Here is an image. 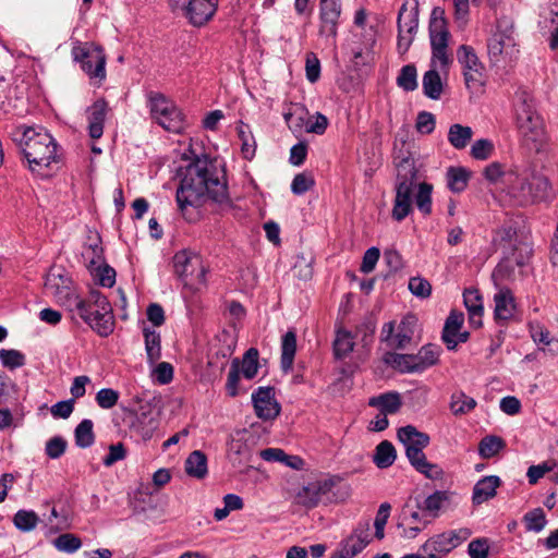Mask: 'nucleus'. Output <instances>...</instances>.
<instances>
[{
    "label": "nucleus",
    "instance_id": "nucleus-1",
    "mask_svg": "<svg viewBox=\"0 0 558 558\" xmlns=\"http://www.w3.org/2000/svg\"><path fill=\"white\" fill-rule=\"evenodd\" d=\"M211 202L221 210L231 207L223 170L215 161L197 158L189 165L177 191V203L186 217L189 207L197 208Z\"/></svg>",
    "mask_w": 558,
    "mask_h": 558
},
{
    "label": "nucleus",
    "instance_id": "nucleus-57",
    "mask_svg": "<svg viewBox=\"0 0 558 558\" xmlns=\"http://www.w3.org/2000/svg\"><path fill=\"white\" fill-rule=\"evenodd\" d=\"M463 301L468 313L484 311L482 295L476 289H466L463 293Z\"/></svg>",
    "mask_w": 558,
    "mask_h": 558
},
{
    "label": "nucleus",
    "instance_id": "nucleus-2",
    "mask_svg": "<svg viewBox=\"0 0 558 558\" xmlns=\"http://www.w3.org/2000/svg\"><path fill=\"white\" fill-rule=\"evenodd\" d=\"M23 153L32 172L47 177L45 170L57 160V144L46 130L28 128L23 133Z\"/></svg>",
    "mask_w": 558,
    "mask_h": 558
},
{
    "label": "nucleus",
    "instance_id": "nucleus-14",
    "mask_svg": "<svg viewBox=\"0 0 558 558\" xmlns=\"http://www.w3.org/2000/svg\"><path fill=\"white\" fill-rule=\"evenodd\" d=\"M457 59L463 68L465 85L476 89L483 85L484 65L471 46L462 45L457 50Z\"/></svg>",
    "mask_w": 558,
    "mask_h": 558
},
{
    "label": "nucleus",
    "instance_id": "nucleus-7",
    "mask_svg": "<svg viewBox=\"0 0 558 558\" xmlns=\"http://www.w3.org/2000/svg\"><path fill=\"white\" fill-rule=\"evenodd\" d=\"M416 171L409 159H403L397 169L396 197L392 218L402 221L411 211Z\"/></svg>",
    "mask_w": 558,
    "mask_h": 558
},
{
    "label": "nucleus",
    "instance_id": "nucleus-28",
    "mask_svg": "<svg viewBox=\"0 0 558 558\" xmlns=\"http://www.w3.org/2000/svg\"><path fill=\"white\" fill-rule=\"evenodd\" d=\"M263 460L268 462H280L293 470H302L304 461L299 456L287 454L280 448H267L259 452Z\"/></svg>",
    "mask_w": 558,
    "mask_h": 558
},
{
    "label": "nucleus",
    "instance_id": "nucleus-52",
    "mask_svg": "<svg viewBox=\"0 0 558 558\" xmlns=\"http://www.w3.org/2000/svg\"><path fill=\"white\" fill-rule=\"evenodd\" d=\"M53 546L59 550L63 553H75L82 546V542L80 537H77L74 534L65 533L61 534L53 541Z\"/></svg>",
    "mask_w": 558,
    "mask_h": 558
},
{
    "label": "nucleus",
    "instance_id": "nucleus-26",
    "mask_svg": "<svg viewBox=\"0 0 558 558\" xmlns=\"http://www.w3.org/2000/svg\"><path fill=\"white\" fill-rule=\"evenodd\" d=\"M310 119L308 110L301 104H293L284 113V120L293 133L306 132Z\"/></svg>",
    "mask_w": 558,
    "mask_h": 558
},
{
    "label": "nucleus",
    "instance_id": "nucleus-39",
    "mask_svg": "<svg viewBox=\"0 0 558 558\" xmlns=\"http://www.w3.org/2000/svg\"><path fill=\"white\" fill-rule=\"evenodd\" d=\"M238 135L241 141V150L245 159L251 160L255 156L256 142L247 124L240 122L236 126Z\"/></svg>",
    "mask_w": 558,
    "mask_h": 558
},
{
    "label": "nucleus",
    "instance_id": "nucleus-15",
    "mask_svg": "<svg viewBox=\"0 0 558 558\" xmlns=\"http://www.w3.org/2000/svg\"><path fill=\"white\" fill-rule=\"evenodd\" d=\"M335 485L336 480L333 477L311 482L298 492L295 496L296 502L306 508H314L320 501H329V494L331 493Z\"/></svg>",
    "mask_w": 558,
    "mask_h": 558
},
{
    "label": "nucleus",
    "instance_id": "nucleus-23",
    "mask_svg": "<svg viewBox=\"0 0 558 558\" xmlns=\"http://www.w3.org/2000/svg\"><path fill=\"white\" fill-rule=\"evenodd\" d=\"M456 493L450 490H436L424 499L421 509L437 518L456 504Z\"/></svg>",
    "mask_w": 558,
    "mask_h": 558
},
{
    "label": "nucleus",
    "instance_id": "nucleus-10",
    "mask_svg": "<svg viewBox=\"0 0 558 558\" xmlns=\"http://www.w3.org/2000/svg\"><path fill=\"white\" fill-rule=\"evenodd\" d=\"M429 38L433 64H439L440 68H446L450 62L447 53L450 33L445 17V10L439 7L434 8L430 14Z\"/></svg>",
    "mask_w": 558,
    "mask_h": 558
},
{
    "label": "nucleus",
    "instance_id": "nucleus-42",
    "mask_svg": "<svg viewBox=\"0 0 558 558\" xmlns=\"http://www.w3.org/2000/svg\"><path fill=\"white\" fill-rule=\"evenodd\" d=\"M94 424L92 420H83L75 428V444L80 448H88L95 441V435L93 430Z\"/></svg>",
    "mask_w": 558,
    "mask_h": 558
},
{
    "label": "nucleus",
    "instance_id": "nucleus-20",
    "mask_svg": "<svg viewBox=\"0 0 558 558\" xmlns=\"http://www.w3.org/2000/svg\"><path fill=\"white\" fill-rule=\"evenodd\" d=\"M252 401L256 415L265 421L274 420L279 415L280 405L275 399L274 389L259 387L253 395Z\"/></svg>",
    "mask_w": 558,
    "mask_h": 558
},
{
    "label": "nucleus",
    "instance_id": "nucleus-58",
    "mask_svg": "<svg viewBox=\"0 0 558 558\" xmlns=\"http://www.w3.org/2000/svg\"><path fill=\"white\" fill-rule=\"evenodd\" d=\"M119 400V392L111 388H102L96 395V402L101 409L113 408Z\"/></svg>",
    "mask_w": 558,
    "mask_h": 558
},
{
    "label": "nucleus",
    "instance_id": "nucleus-62",
    "mask_svg": "<svg viewBox=\"0 0 558 558\" xmlns=\"http://www.w3.org/2000/svg\"><path fill=\"white\" fill-rule=\"evenodd\" d=\"M305 71L311 83H315L320 76V62L314 52L306 54Z\"/></svg>",
    "mask_w": 558,
    "mask_h": 558
},
{
    "label": "nucleus",
    "instance_id": "nucleus-63",
    "mask_svg": "<svg viewBox=\"0 0 558 558\" xmlns=\"http://www.w3.org/2000/svg\"><path fill=\"white\" fill-rule=\"evenodd\" d=\"M65 449L66 441L62 437L56 436L47 441L45 450L50 459H58L65 452Z\"/></svg>",
    "mask_w": 558,
    "mask_h": 558
},
{
    "label": "nucleus",
    "instance_id": "nucleus-36",
    "mask_svg": "<svg viewBox=\"0 0 558 558\" xmlns=\"http://www.w3.org/2000/svg\"><path fill=\"white\" fill-rule=\"evenodd\" d=\"M143 333L147 359L153 364L161 356L160 333L148 327L143 328Z\"/></svg>",
    "mask_w": 558,
    "mask_h": 558
},
{
    "label": "nucleus",
    "instance_id": "nucleus-33",
    "mask_svg": "<svg viewBox=\"0 0 558 558\" xmlns=\"http://www.w3.org/2000/svg\"><path fill=\"white\" fill-rule=\"evenodd\" d=\"M185 472L189 476L204 478L207 475V458L204 452L195 450L185 460Z\"/></svg>",
    "mask_w": 558,
    "mask_h": 558
},
{
    "label": "nucleus",
    "instance_id": "nucleus-34",
    "mask_svg": "<svg viewBox=\"0 0 558 558\" xmlns=\"http://www.w3.org/2000/svg\"><path fill=\"white\" fill-rule=\"evenodd\" d=\"M470 172L462 167H450L447 170V185L453 193H461L468 186Z\"/></svg>",
    "mask_w": 558,
    "mask_h": 558
},
{
    "label": "nucleus",
    "instance_id": "nucleus-9",
    "mask_svg": "<svg viewBox=\"0 0 558 558\" xmlns=\"http://www.w3.org/2000/svg\"><path fill=\"white\" fill-rule=\"evenodd\" d=\"M74 61L90 81L100 84L106 78V56L100 46L90 43H77L72 48Z\"/></svg>",
    "mask_w": 558,
    "mask_h": 558
},
{
    "label": "nucleus",
    "instance_id": "nucleus-35",
    "mask_svg": "<svg viewBox=\"0 0 558 558\" xmlns=\"http://www.w3.org/2000/svg\"><path fill=\"white\" fill-rule=\"evenodd\" d=\"M137 424L142 437L150 438L159 425L158 414L153 409L145 411V409L142 408L137 415Z\"/></svg>",
    "mask_w": 558,
    "mask_h": 558
},
{
    "label": "nucleus",
    "instance_id": "nucleus-21",
    "mask_svg": "<svg viewBox=\"0 0 558 558\" xmlns=\"http://www.w3.org/2000/svg\"><path fill=\"white\" fill-rule=\"evenodd\" d=\"M464 323V315L462 312L451 311L446 319L442 329V341L446 343L448 350H454L459 343H463L469 339L468 331H461Z\"/></svg>",
    "mask_w": 558,
    "mask_h": 558
},
{
    "label": "nucleus",
    "instance_id": "nucleus-55",
    "mask_svg": "<svg viewBox=\"0 0 558 558\" xmlns=\"http://www.w3.org/2000/svg\"><path fill=\"white\" fill-rule=\"evenodd\" d=\"M494 151V144L486 138L477 140L471 147V156L477 160L488 159Z\"/></svg>",
    "mask_w": 558,
    "mask_h": 558
},
{
    "label": "nucleus",
    "instance_id": "nucleus-43",
    "mask_svg": "<svg viewBox=\"0 0 558 558\" xmlns=\"http://www.w3.org/2000/svg\"><path fill=\"white\" fill-rule=\"evenodd\" d=\"M411 464L429 480L440 481L444 478V470L438 464L428 462L425 454L411 461Z\"/></svg>",
    "mask_w": 558,
    "mask_h": 558
},
{
    "label": "nucleus",
    "instance_id": "nucleus-25",
    "mask_svg": "<svg viewBox=\"0 0 558 558\" xmlns=\"http://www.w3.org/2000/svg\"><path fill=\"white\" fill-rule=\"evenodd\" d=\"M441 348L436 344L428 343L423 345L417 353L410 354L413 359L414 369L416 373H423L427 368L436 365L439 361Z\"/></svg>",
    "mask_w": 558,
    "mask_h": 558
},
{
    "label": "nucleus",
    "instance_id": "nucleus-54",
    "mask_svg": "<svg viewBox=\"0 0 558 558\" xmlns=\"http://www.w3.org/2000/svg\"><path fill=\"white\" fill-rule=\"evenodd\" d=\"M413 359H411L410 354H391L387 362L391 364V366L398 369L401 373H416L414 369Z\"/></svg>",
    "mask_w": 558,
    "mask_h": 558
},
{
    "label": "nucleus",
    "instance_id": "nucleus-51",
    "mask_svg": "<svg viewBox=\"0 0 558 558\" xmlns=\"http://www.w3.org/2000/svg\"><path fill=\"white\" fill-rule=\"evenodd\" d=\"M1 364L10 369H15L25 365V355L15 349H1L0 350Z\"/></svg>",
    "mask_w": 558,
    "mask_h": 558
},
{
    "label": "nucleus",
    "instance_id": "nucleus-48",
    "mask_svg": "<svg viewBox=\"0 0 558 558\" xmlns=\"http://www.w3.org/2000/svg\"><path fill=\"white\" fill-rule=\"evenodd\" d=\"M432 191L433 186L426 182L420 183L417 186L415 204L418 210L424 215L432 213Z\"/></svg>",
    "mask_w": 558,
    "mask_h": 558
},
{
    "label": "nucleus",
    "instance_id": "nucleus-53",
    "mask_svg": "<svg viewBox=\"0 0 558 558\" xmlns=\"http://www.w3.org/2000/svg\"><path fill=\"white\" fill-rule=\"evenodd\" d=\"M315 184V180L310 173H298L291 183V191L295 195H303L310 191Z\"/></svg>",
    "mask_w": 558,
    "mask_h": 558
},
{
    "label": "nucleus",
    "instance_id": "nucleus-45",
    "mask_svg": "<svg viewBox=\"0 0 558 558\" xmlns=\"http://www.w3.org/2000/svg\"><path fill=\"white\" fill-rule=\"evenodd\" d=\"M505 447V441L498 436H486L478 444V453L484 459L495 457Z\"/></svg>",
    "mask_w": 558,
    "mask_h": 558
},
{
    "label": "nucleus",
    "instance_id": "nucleus-59",
    "mask_svg": "<svg viewBox=\"0 0 558 558\" xmlns=\"http://www.w3.org/2000/svg\"><path fill=\"white\" fill-rule=\"evenodd\" d=\"M409 290L415 296L424 299L430 295L432 286L422 277H413L409 280Z\"/></svg>",
    "mask_w": 558,
    "mask_h": 558
},
{
    "label": "nucleus",
    "instance_id": "nucleus-3",
    "mask_svg": "<svg viewBox=\"0 0 558 558\" xmlns=\"http://www.w3.org/2000/svg\"><path fill=\"white\" fill-rule=\"evenodd\" d=\"M77 315L100 337H108L114 330V316L107 298L98 291H90L84 298L75 299Z\"/></svg>",
    "mask_w": 558,
    "mask_h": 558
},
{
    "label": "nucleus",
    "instance_id": "nucleus-27",
    "mask_svg": "<svg viewBox=\"0 0 558 558\" xmlns=\"http://www.w3.org/2000/svg\"><path fill=\"white\" fill-rule=\"evenodd\" d=\"M432 63V69L426 71L423 75L422 87L424 95L433 100H438L444 92V82L436 70V66Z\"/></svg>",
    "mask_w": 558,
    "mask_h": 558
},
{
    "label": "nucleus",
    "instance_id": "nucleus-41",
    "mask_svg": "<svg viewBox=\"0 0 558 558\" xmlns=\"http://www.w3.org/2000/svg\"><path fill=\"white\" fill-rule=\"evenodd\" d=\"M258 367V351L255 348H251L243 355L241 363H239L240 373L246 379H253L257 375Z\"/></svg>",
    "mask_w": 558,
    "mask_h": 558
},
{
    "label": "nucleus",
    "instance_id": "nucleus-38",
    "mask_svg": "<svg viewBox=\"0 0 558 558\" xmlns=\"http://www.w3.org/2000/svg\"><path fill=\"white\" fill-rule=\"evenodd\" d=\"M195 266H201V259L197 255L187 252H179L174 255V268L178 275L182 277L192 275Z\"/></svg>",
    "mask_w": 558,
    "mask_h": 558
},
{
    "label": "nucleus",
    "instance_id": "nucleus-16",
    "mask_svg": "<svg viewBox=\"0 0 558 558\" xmlns=\"http://www.w3.org/2000/svg\"><path fill=\"white\" fill-rule=\"evenodd\" d=\"M418 27V11L416 8L408 10L407 4H402L398 15V51L404 53L413 43Z\"/></svg>",
    "mask_w": 558,
    "mask_h": 558
},
{
    "label": "nucleus",
    "instance_id": "nucleus-5",
    "mask_svg": "<svg viewBox=\"0 0 558 558\" xmlns=\"http://www.w3.org/2000/svg\"><path fill=\"white\" fill-rule=\"evenodd\" d=\"M487 53L493 64H509L517 60L519 48L514 38L512 24L507 20H499L496 29L487 39Z\"/></svg>",
    "mask_w": 558,
    "mask_h": 558
},
{
    "label": "nucleus",
    "instance_id": "nucleus-24",
    "mask_svg": "<svg viewBox=\"0 0 558 558\" xmlns=\"http://www.w3.org/2000/svg\"><path fill=\"white\" fill-rule=\"evenodd\" d=\"M501 485V480L497 475H487L480 478L472 492V502L474 506H480L490 499H493L497 489Z\"/></svg>",
    "mask_w": 558,
    "mask_h": 558
},
{
    "label": "nucleus",
    "instance_id": "nucleus-4",
    "mask_svg": "<svg viewBox=\"0 0 558 558\" xmlns=\"http://www.w3.org/2000/svg\"><path fill=\"white\" fill-rule=\"evenodd\" d=\"M506 182L509 184L508 194L520 204L542 201L548 196L550 190L548 179L532 170L522 173L511 171L506 175Z\"/></svg>",
    "mask_w": 558,
    "mask_h": 558
},
{
    "label": "nucleus",
    "instance_id": "nucleus-44",
    "mask_svg": "<svg viewBox=\"0 0 558 558\" xmlns=\"http://www.w3.org/2000/svg\"><path fill=\"white\" fill-rule=\"evenodd\" d=\"M397 85L405 92H413L417 88V71L414 64H407L401 68L397 77Z\"/></svg>",
    "mask_w": 558,
    "mask_h": 558
},
{
    "label": "nucleus",
    "instance_id": "nucleus-29",
    "mask_svg": "<svg viewBox=\"0 0 558 558\" xmlns=\"http://www.w3.org/2000/svg\"><path fill=\"white\" fill-rule=\"evenodd\" d=\"M452 549L454 548L445 532L430 537L421 546L422 553L428 557L433 555L434 558H441Z\"/></svg>",
    "mask_w": 558,
    "mask_h": 558
},
{
    "label": "nucleus",
    "instance_id": "nucleus-46",
    "mask_svg": "<svg viewBox=\"0 0 558 558\" xmlns=\"http://www.w3.org/2000/svg\"><path fill=\"white\" fill-rule=\"evenodd\" d=\"M38 522L39 518L33 510H19L13 517L15 527L22 532L33 531Z\"/></svg>",
    "mask_w": 558,
    "mask_h": 558
},
{
    "label": "nucleus",
    "instance_id": "nucleus-17",
    "mask_svg": "<svg viewBox=\"0 0 558 558\" xmlns=\"http://www.w3.org/2000/svg\"><path fill=\"white\" fill-rule=\"evenodd\" d=\"M341 15V0H320L319 35L335 40Z\"/></svg>",
    "mask_w": 558,
    "mask_h": 558
},
{
    "label": "nucleus",
    "instance_id": "nucleus-19",
    "mask_svg": "<svg viewBox=\"0 0 558 558\" xmlns=\"http://www.w3.org/2000/svg\"><path fill=\"white\" fill-rule=\"evenodd\" d=\"M494 319L504 325L513 319L517 314V303L512 291L506 287H497L493 298Z\"/></svg>",
    "mask_w": 558,
    "mask_h": 558
},
{
    "label": "nucleus",
    "instance_id": "nucleus-56",
    "mask_svg": "<svg viewBox=\"0 0 558 558\" xmlns=\"http://www.w3.org/2000/svg\"><path fill=\"white\" fill-rule=\"evenodd\" d=\"M390 513V505L389 504H381L379 506V509L377 511L374 526H375V537L378 539H383L385 537V525L387 523V520L389 518Z\"/></svg>",
    "mask_w": 558,
    "mask_h": 558
},
{
    "label": "nucleus",
    "instance_id": "nucleus-13",
    "mask_svg": "<svg viewBox=\"0 0 558 558\" xmlns=\"http://www.w3.org/2000/svg\"><path fill=\"white\" fill-rule=\"evenodd\" d=\"M373 538L369 521H361L352 532L343 538L337 551L330 558H354L362 553Z\"/></svg>",
    "mask_w": 558,
    "mask_h": 558
},
{
    "label": "nucleus",
    "instance_id": "nucleus-12",
    "mask_svg": "<svg viewBox=\"0 0 558 558\" xmlns=\"http://www.w3.org/2000/svg\"><path fill=\"white\" fill-rule=\"evenodd\" d=\"M417 319L412 314H407L396 326L395 322L386 323L381 328V340L390 348H407L414 336Z\"/></svg>",
    "mask_w": 558,
    "mask_h": 558
},
{
    "label": "nucleus",
    "instance_id": "nucleus-32",
    "mask_svg": "<svg viewBox=\"0 0 558 558\" xmlns=\"http://www.w3.org/2000/svg\"><path fill=\"white\" fill-rule=\"evenodd\" d=\"M473 130L468 125H462L460 123H454L450 125L448 131V142L449 144L458 149H464L473 137Z\"/></svg>",
    "mask_w": 558,
    "mask_h": 558
},
{
    "label": "nucleus",
    "instance_id": "nucleus-49",
    "mask_svg": "<svg viewBox=\"0 0 558 558\" xmlns=\"http://www.w3.org/2000/svg\"><path fill=\"white\" fill-rule=\"evenodd\" d=\"M353 336L347 330H338L333 342V350L337 357H344L353 351Z\"/></svg>",
    "mask_w": 558,
    "mask_h": 558
},
{
    "label": "nucleus",
    "instance_id": "nucleus-18",
    "mask_svg": "<svg viewBox=\"0 0 558 558\" xmlns=\"http://www.w3.org/2000/svg\"><path fill=\"white\" fill-rule=\"evenodd\" d=\"M398 438L405 447V453L410 462L422 457L424 454L423 449L429 444V436L412 425L399 428Z\"/></svg>",
    "mask_w": 558,
    "mask_h": 558
},
{
    "label": "nucleus",
    "instance_id": "nucleus-30",
    "mask_svg": "<svg viewBox=\"0 0 558 558\" xmlns=\"http://www.w3.org/2000/svg\"><path fill=\"white\" fill-rule=\"evenodd\" d=\"M368 404L383 413L393 414L400 410L402 402L400 395L391 391L371 398Z\"/></svg>",
    "mask_w": 558,
    "mask_h": 558
},
{
    "label": "nucleus",
    "instance_id": "nucleus-11",
    "mask_svg": "<svg viewBox=\"0 0 558 558\" xmlns=\"http://www.w3.org/2000/svg\"><path fill=\"white\" fill-rule=\"evenodd\" d=\"M219 0H169L174 11H180L190 24L199 27L215 15Z\"/></svg>",
    "mask_w": 558,
    "mask_h": 558
},
{
    "label": "nucleus",
    "instance_id": "nucleus-61",
    "mask_svg": "<svg viewBox=\"0 0 558 558\" xmlns=\"http://www.w3.org/2000/svg\"><path fill=\"white\" fill-rule=\"evenodd\" d=\"M239 361L234 360L228 374L226 389L230 397H235L239 393L238 384L240 380Z\"/></svg>",
    "mask_w": 558,
    "mask_h": 558
},
{
    "label": "nucleus",
    "instance_id": "nucleus-40",
    "mask_svg": "<svg viewBox=\"0 0 558 558\" xmlns=\"http://www.w3.org/2000/svg\"><path fill=\"white\" fill-rule=\"evenodd\" d=\"M396 449L391 442L381 441L375 450L374 462L380 469L390 466L396 460Z\"/></svg>",
    "mask_w": 558,
    "mask_h": 558
},
{
    "label": "nucleus",
    "instance_id": "nucleus-31",
    "mask_svg": "<svg viewBox=\"0 0 558 558\" xmlns=\"http://www.w3.org/2000/svg\"><path fill=\"white\" fill-rule=\"evenodd\" d=\"M296 352V335L293 330L287 331L281 340V368L283 372L292 369Z\"/></svg>",
    "mask_w": 558,
    "mask_h": 558
},
{
    "label": "nucleus",
    "instance_id": "nucleus-6",
    "mask_svg": "<svg viewBox=\"0 0 558 558\" xmlns=\"http://www.w3.org/2000/svg\"><path fill=\"white\" fill-rule=\"evenodd\" d=\"M514 114L517 128L524 141L541 144L544 138L542 120L535 111L532 97L526 92L517 94Z\"/></svg>",
    "mask_w": 558,
    "mask_h": 558
},
{
    "label": "nucleus",
    "instance_id": "nucleus-64",
    "mask_svg": "<svg viewBox=\"0 0 558 558\" xmlns=\"http://www.w3.org/2000/svg\"><path fill=\"white\" fill-rule=\"evenodd\" d=\"M125 457H126V450H125L123 444L118 442V444L109 446V452L104 458L102 463L109 468V466H112L118 461L125 459Z\"/></svg>",
    "mask_w": 558,
    "mask_h": 558
},
{
    "label": "nucleus",
    "instance_id": "nucleus-47",
    "mask_svg": "<svg viewBox=\"0 0 558 558\" xmlns=\"http://www.w3.org/2000/svg\"><path fill=\"white\" fill-rule=\"evenodd\" d=\"M523 522L526 531L538 533L546 526L547 519L542 508H535L524 514Z\"/></svg>",
    "mask_w": 558,
    "mask_h": 558
},
{
    "label": "nucleus",
    "instance_id": "nucleus-50",
    "mask_svg": "<svg viewBox=\"0 0 558 558\" xmlns=\"http://www.w3.org/2000/svg\"><path fill=\"white\" fill-rule=\"evenodd\" d=\"M483 2L484 0H452L453 16L457 24L460 27H464L466 25L470 13V3L478 5Z\"/></svg>",
    "mask_w": 558,
    "mask_h": 558
},
{
    "label": "nucleus",
    "instance_id": "nucleus-22",
    "mask_svg": "<svg viewBox=\"0 0 558 558\" xmlns=\"http://www.w3.org/2000/svg\"><path fill=\"white\" fill-rule=\"evenodd\" d=\"M108 110V104L104 98L97 99L86 109L88 134L92 138L98 140L102 136Z\"/></svg>",
    "mask_w": 558,
    "mask_h": 558
},
{
    "label": "nucleus",
    "instance_id": "nucleus-60",
    "mask_svg": "<svg viewBox=\"0 0 558 558\" xmlns=\"http://www.w3.org/2000/svg\"><path fill=\"white\" fill-rule=\"evenodd\" d=\"M436 121L433 113L421 111L417 114L415 128L421 134H430L435 130Z\"/></svg>",
    "mask_w": 558,
    "mask_h": 558
},
{
    "label": "nucleus",
    "instance_id": "nucleus-8",
    "mask_svg": "<svg viewBox=\"0 0 558 558\" xmlns=\"http://www.w3.org/2000/svg\"><path fill=\"white\" fill-rule=\"evenodd\" d=\"M148 106L153 119L165 130L173 133L183 131V113L170 98L161 93L150 92L148 94Z\"/></svg>",
    "mask_w": 558,
    "mask_h": 558
},
{
    "label": "nucleus",
    "instance_id": "nucleus-37",
    "mask_svg": "<svg viewBox=\"0 0 558 558\" xmlns=\"http://www.w3.org/2000/svg\"><path fill=\"white\" fill-rule=\"evenodd\" d=\"M474 398L465 395L463 391H456L451 396L450 410L454 415L470 413L476 407Z\"/></svg>",
    "mask_w": 558,
    "mask_h": 558
}]
</instances>
